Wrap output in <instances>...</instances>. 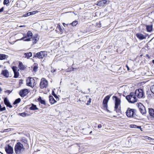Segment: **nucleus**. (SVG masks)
Listing matches in <instances>:
<instances>
[{
    "label": "nucleus",
    "mask_w": 154,
    "mask_h": 154,
    "mask_svg": "<svg viewBox=\"0 0 154 154\" xmlns=\"http://www.w3.org/2000/svg\"><path fill=\"white\" fill-rule=\"evenodd\" d=\"M14 150L16 154H22L24 152L25 149L22 144L18 142L15 145Z\"/></svg>",
    "instance_id": "f257e3e1"
},
{
    "label": "nucleus",
    "mask_w": 154,
    "mask_h": 154,
    "mask_svg": "<svg viewBox=\"0 0 154 154\" xmlns=\"http://www.w3.org/2000/svg\"><path fill=\"white\" fill-rule=\"evenodd\" d=\"M136 110L134 109H132L128 108L126 112L127 116L130 118H136L137 116L136 113Z\"/></svg>",
    "instance_id": "f03ea898"
},
{
    "label": "nucleus",
    "mask_w": 154,
    "mask_h": 154,
    "mask_svg": "<svg viewBox=\"0 0 154 154\" xmlns=\"http://www.w3.org/2000/svg\"><path fill=\"white\" fill-rule=\"evenodd\" d=\"M144 92L143 89L139 88L136 90L134 92H131L126 96H143Z\"/></svg>",
    "instance_id": "7ed1b4c3"
},
{
    "label": "nucleus",
    "mask_w": 154,
    "mask_h": 154,
    "mask_svg": "<svg viewBox=\"0 0 154 154\" xmlns=\"http://www.w3.org/2000/svg\"><path fill=\"white\" fill-rule=\"evenodd\" d=\"M112 99L115 100V110L117 112L119 113L120 112V110L119 109H118V107L120 104V99L118 97H113Z\"/></svg>",
    "instance_id": "20e7f679"
},
{
    "label": "nucleus",
    "mask_w": 154,
    "mask_h": 154,
    "mask_svg": "<svg viewBox=\"0 0 154 154\" xmlns=\"http://www.w3.org/2000/svg\"><path fill=\"white\" fill-rule=\"evenodd\" d=\"M23 35V37L18 40H23L24 41H30V39L32 38V33L31 31H28L26 35L25 34H24Z\"/></svg>",
    "instance_id": "39448f33"
},
{
    "label": "nucleus",
    "mask_w": 154,
    "mask_h": 154,
    "mask_svg": "<svg viewBox=\"0 0 154 154\" xmlns=\"http://www.w3.org/2000/svg\"><path fill=\"white\" fill-rule=\"evenodd\" d=\"M47 55V54L45 53V51H41L40 52L35 53H33V58H38V59H43L44 57H45Z\"/></svg>",
    "instance_id": "423d86ee"
},
{
    "label": "nucleus",
    "mask_w": 154,
    "mask_h": 154,
    "mask_svg": "<svg viewBox=\"0 0 154 154\" xmlns=\"http://www.w3.org/2000/svg\"><path fill=\"white\" fill-rule=\"evenodd\" d=\"M5 151L7 154H13V149L9 144L6 145L5 148Z\"/></svg>",
    "instance_id": "0eeeda50"
},
{
    "label": "nucleus",
    "mask_w": 154,
    "mask_h": 154,
    "mask_svg": "<svg viewBox=\"0 0 154 154\" xmlns=\"http://www.w3.org/2000/svg\"><path fill=\"white\" fill-rule=\"evenodd\" d=\"M48 82L47 80L44 78L41 79L40 84V86L41 88L43 89L44 88H46L48 86Z\"/></svg>",
    "instance_id": "6e6552de"
},
{
    "label": "nucleus",
    "mask_w": 154,
    "mask_h": 154,
    "mask_svg": "<svg viewBox=\"0 0 154 154\" xmlns=\"http://www.w3.org/2000/svg\"><path fill=\"white\" fill-rule=\"evenodd\" d=\"M138 107L141 113L143 115H144L146 113L145 107L141 103L138 104Z\"/></svg>",
    "instance_id": "1a4fd4ad"
},
{
    "label": "nucleus",
    "mask_w": 154,
    "mask_h": 154,
    "mask_svg": "<svg viewBox=\"0 0 154 154\" xmlns=\"http://www.w3.org/2000/svg\"><path fill=\"white\" fill-rule=\"evenodd\" d=\"M109 97H105L103 102V105L104 109L106 110L108 112L109 111V110L107 109V103L109 99Z\"/></svg>",
    "instance_id": "9d476101"
},
{
    "label": "nucleus",
    "mask_w": 154,
    "mask_h": 154,
    "mask_svg": "<svg viewBox=\"0 0 154 154\" xmlns=\"http://www.w3.org/2000/svg\"><path fill=\"white\" fill-rule=\"evenodd\" d=\"M126 99L130 103H134L137 102L136 97H125Z\"/></svg>",
    "instance_id": "9b49d317"
},
{
    "label": "nucleus",
    "mask_w": 154,
    "mask_h": 154,
    "mask_svg": "<svg viewBox=\"0 0 154 154\" xmlns=\"http://www.w3.org/2000/svg\"><path fill=\"white\" fill-rule=\"evenodd\" d=\"M29 91L27 89H24L20 90L19 92V95L20 96H25L29 93Z\"/></svg>",
    "instance_id": "f8f14e48"
},
{
    "label": "nucleus",
    "mask_w": 154,
    "mask_h": 154,
    "mask_svg": "<svg viewBox=\"0 0 154 154\" xmlns=\"http://www.w3.org/2000/svg\"><path fill=\"white\" fill-rule=\"evenodd\" d=\"M107 1L106 0H103L97 1L96 4V5L99 6H103L106 4Z\"/></svg>",
    "instance_id": "ddd939ff"
},
{
    "label": "nucleus",
    "mask_w": 154,
    "mask_h": 154,
    "mask_svg": "<svg viewBox=\"0 0 154 154\" xmlns=\"http://www.w3.org/2000/svg\"><path fill=\"white\" fill-rule=\"evenodd\" d=\"M136 35L137 37L140 40L145 39L147 36L146 35H144L139 33H137Z\"/></svg>",
    "instance_id": "4468645a"
},
{
    "label": "nucleus",
    "mask_w": 154,
    "mask_h": 154,
    "mask_svg": "<svg viewBox=\"0 0 154 154\" xmlns=\"http://www.w3.org/2000/svg\"><path fill=\"white\" fill-rule=\"evenodd\" d=\"M4 101L5 104L7 107H8L10 108L12 107V106L11 104L9 101L7 99V97H5L4 98Z\"/></svg>",
    "instance_id": "2eb2a0df"
},
{
    "label": "nucleus",
    "mask_w": 154,
    "mask_h": 154,
    "mask_svg": "<svg viewBox=\"0 0 154 154\" xmlns=\"http://www.w3.org/2000/svg\"><path fill=\"white\" fill-rule=\"evenodd\" d=\"M33 82H34V79L32 78H30V79H27L26 80V84L27 85L29 86H32L31 85Z\"/></svg>",
    "instance_id": "dca6fc26"
},
{
    "label": "nucleus",
    "mask_w": 154,
    "mask_h": 154,
    "mask_svg": "<svg viewBox=\"0 0 154 154\" xmlns=\"http://www.w3.org/2000/svg\"><path fill=\"white\" fill-rule=\"evenodd\" d=\"M1 74L6 78H8L9 76V72L6 69L2 70V71Z\"/></svg>",
    "instance_id": "f3484780"
},
{
    "label": "nucleus",
    "mask_w": 154,
    "mask_h": 154,
    "mask_svg": "<svg viewBox=\"0 0 154 154\" xmlns=\"http://www.w3.org/2000/svg\"><path fill=\"white\" fill-rule=\"evenodd\" d=\"M146 27L147 32H151L152 31L153 29V25L152 24L149 25H147L146 26Z\"/></svg>",
    "instance_id": "a211bd4d"
},
{
    "label": "nucleus",
    "mask_w": 154,
    "mask_h": 154,
    "mask_svg": "<svg viewBox=\"0 0 154 154\" xmlns=\"http://www.w3.org/2000/svg\"><path fill=\"white\" fill-rule=\"evenodd\" d=\"M149 112L150 115L154 119V109L152 108H149Z\"/></svg>",
    "instance_id": "6ab92c4d"
},
{
    "label": "nucleus",
    "mask_w": 154,
    "mask_h": 154,
    "mask_svg": "<svg viewBox=\"0 0 154 154\" xmlns=\"http://www.w3.org/2000/svg\"><path fill=\"white\" fill-rule=\"evenodd\" d=\"M24 55H25V58L29 59L32 56V52H30L28 53H24Z\"/></svg>",
    "instance_id": "aec40b11"
},
{
    "label": "nucleus",
    "mask_w": 154,
    "mask_h": 154,
    "mask_svg": "<svg viewBox=\"0 0 154 154\" xmlns=\"http://www.w3.org/2000/svg\"><path fill=\"white\" fill-rule=\"evenodd\" d=\"M38 35H36L35 36H34L32 38L33 41V44H36L39 40V38L38 37Z\"/></svg>",
    "instance_id": "412c9836"
},
{
    "label": "nucleus",
    "mask_w": 154,
    "mask_h": 154,
    "mask_svg": "<svg viewBox=\"0 0 154 154\" xmlns=\"http://www.w3.org/2000/svg\"><path fill=\"white\" fill-rule=\"evenodd\" d=\"M18 67L20 70H24L25 69V67L23 65L22 62H20L18 65Z\"/></svg>",
    "instance_id": "4be33fe9"
},
{
    "label": "nucleus",
    "mask_w": 154,
    "mask_h": 154,
    "mask_svg": "<svg viewBox=\"0 0 154 154\" xmlns=\"http://www.w3.org/2000/svg\"><path fill=\"white\" fill-rule=\"evenodd\" d=\"M29 109L31 110H35L38 109L36 105L33 104H32V106L29 108Z\"/></svg>",
    "instance_id": "5701e85b"
},
{
    "label": "nucleus",
    "mask_w": 154,
    "mask_h": 154,
    "mask_svg": "<svg viewBox=\"0 0 154 154\" xmlns=\"http://www.w3.org/2000/svg\"><path fill=\"white\" fill-rule=\"evenodd\" d=\"M50 102L52 104H54L56 102V100L53 98V97H49Z\"/></svg>",
    "instance_id": "b1692460"
},
{
    "label": "nucleus",
    "mask_w": 154,
    "mask_h": 154,
    "mask_svg": "<svg viewBox=\"0 0 154 154\" xmlns=\"http://www.w3.org/2000/svg\"><path fill=\"white\" fill-rule=\"evenodd\" d=\"M146 94L147 95V96H154V94L152 93L150 90L147 91Z\"/></svg>",
    "instance_id": "393cba45"
},
{
    "label": "nucleus",
    "mask_w": 154,
    "mask_h": 154,
    "mask_svg": "<svg viewBox=\"0 0 154 154\" xmlns=\"http://www.w3.org/2000/svg\"><path fill=\"white\" fill-rule=\"evenodd\" d=\"M56 31L59 30L60 31V32L62 33L63 32V29L61 28L60 26L59 25H58L57 26L56 28Z\"/></svg>",
    "instance_id": "a878e982"
},
{
    "label": "nucleus",
    "mask_w": 154,
    "mask_h": 154,
    "mask_svg": "<svg viewBox=\"0 0 154 154\" xmlns=\"http://www.w3.org/2000/svg\"><path fill=\"white\" fill-rule=\"evenodd\" d=\"M38 100L42 104L44 105H45V101L44 100H42L41 97H39V98H38Z\"/></svg>",
    "instance_id": "bb28decb"
},
{
    "label": "nucleus",
    "mask_w": 154,
    "mask_h": 154,
    "mask_svg": "<svg viewBox=\"0 0 154 154\" xmlns=\"http://www.w3.org/2000/svg\"><path fill=\"white\" fill-rule=\"evenodd\" d=\"M130 127L131 128H138L139 129L141 128L140 126H137L135 125H130Z\"/></svg>",
    "instance_id": "cd10ccee"
},
{
    "label": "nucleus",
    "mask_w": 154,
    "mask_h": 154,
    "mask_svg": "<svg viewBox=\"0 0 154 154\" xmlns=\"http://www.w3.org/2000/svg\"><path fill=\"white\" fill-rule=\"evenodd\" d=\"M21 101V99L20 98H18L17 99H16L15 101H14V102L13 103V104L14 105L16 104L19 103Z\"/></svg>",
    "instance_id": "c85d7f7f"
},
{
    "label": "nucleus",
    "mask_w": 154,
    "mask_h": 154,
    "mask_svg": "<svg viewBox=\"0 0 154 154\" xmlns=\"http://www.w3.org/2000/svg\"><path fill=\"white\" fill-rule=\"evenodd\" d=\"M6 55L4 54H0V60H2L6 58Z\"/></svg>",
    "instance_id": "c756f323"
},
{
    "label": "nucleus",
    "mask_w": 154,
    "mask_h": 154,
    "mask_svg": "<svg viewBox=\"0 0 154 154\" xmlns=\"http://www.w3.org/2000/svg\"><path fill=\"white\" fill-rule=\"evenodd\" d=\"M78 24V21L75 20L69 24V25H72V26H75Z\"/></svg>",
    "instance_id": "7c9ffc66"
},
{
    "label": "nucleus",
    "mask_w": 154,
    "mask_h": 154,
    "mask_svg": "<svg viewBox=\"0 0 154 154\" xmlns=\"http://www.w3.org/2000/svg\"><path fill=\"white\" fill-rule=\"evenodd\" d=\"M14 78H17L18 77L19 75V72L17 71L15 72H14Z\"/></svg>",
    "instance_id": "2f4dec72"
},
{
    "label": "nucleus",
    "mask_w": 154,
    "mask_h": 154,
    "mask_svg": "<svg viewBox=\"0 0 154 154\" xmlns=\"http://www.w3.org/2000/svg\"><path fill=\"white\" fill-rule=\"evenodd\" d=\"M12 70L14 72H17V68L16 66H13L12 67Z\"/></svg>",
    "instance_id": "473e14b6"
},
{
    "label": "nucleus",
    "mask_w": 154,
    "mask_h": 154,
    "mask_svg": "<svg viewBox=\"0 0 154 154\" xmlns=\"http://www.w3.org/2000/svg\"><path fill=\"white\" fill-rule=\"evenodd\" d=\"M38 68V66H34L33 68V71L34 72H36L37 70V69Z\"/></svg>",
    "instance_id": "72a5a7b5"
},
{
    "label": "nucleus",
    "mask_w": 154,
    "mask_h": 154,
    "mask_svg": "<svg viewBox=\"0 0 154 154\" xmlns=\"http://www.w3.org/2000/svg\"><path fill=\"white\" fill-rule=\"evenodd\" d=\"M85 103H86V104L87 105H88L90 104V103L91 102V99L90 98L88 99V100H87V101L86 100L85 101Z\"/></svg>",
    "instance_id": "f704fd0d"
},
{
    "label": "nucleus",
    "mask_w": 154,
    "mask_h": 154,
    "mask_svg": "<svg viewBox=\"0 0 154 154\" xmlns=\"http://www.w3.org/2000/svg\"><path fill=\"white\" fill-rule=\"evenodd\" d=\"M6 109V108L5 106L2 107L1 105L0 104V111H2Z\"/></svg>",
    "instance_id": "c9c22d12"
},
{
    "label": "nucleus",
    "mask_w": 154,
    "mask_h": 154,
    "mask_svg": "<svg viewBox=\"0 0 154 154\" xmlns=\"http://www.w3.org/2000/svg\"><path fill=\"white\" fill-rule=\"evenodd\" d=\"M9 3V0H4L3 2V4L4 5H7Z\"/></svg>",
    "instance_id": "e433bc0d"
},
{
    "label": "nucleus",
    "mask_w": 154,
    "mask_h": 154,
    "mask_svg": "<svg viewBox=\"0 0 154 154\" xmlns=\"http://www.w3.org/2000/svg\"><path fill=\"white\" fill-rule=\"evenodd\" d=\"M31 15V13L30 12L24 14L23 16V17H27Z\"/></svg>",
    "instance_id": "4c0bfd02"
},
{
    "label": "nucleus",
    "mask_w": 154,
    "mask_h": 154,
    "mask_svg": "<svg viewBox=\"0 0 154 154\" xmlns=\"http://www.w3.org/2000/svg\"><path fill=\"white\" fill-rule=\"evenodd\" d=\"M150 91H151L152 93L154 94V85H152L150 89Z\"/></svg>",
    "instance_id": "58836bf2"
},
{
    "label": "nucleus",
    "mask_w": 154,
    "mask_h": 154,
    "mask_svg": "<svg viewBox=\"0 0 154 154\" xmlns=\"http://www.w3.org/2000/svg\"><path fill=\"white\" fill-rule=\"evenodd\" d=\"M19 115L23 117H25L26 116V114L25 112H23L19 114Z\"/></svg>",
    "instance_id": "ea45409f"
},
{
    "label": "nucleus",
    "mask_w": 154,
    "mask_h": 154,
    "mask_svg": "<svg viewBox=\"0 0 154 154\" xmlns=\"http://www.w3.org/2000/svg\"><path fill=\"white\" fill-rule=\"evenodd\" d=\"M38 12V11H32V12H30L31 13V15L32 14H34Z\"/></svg>",
    "instance_id": "a19ab883"
},
{
    "label": "nucleus",
    "mask_w": 154,
    "mask_h": 154,
    "mask_svg": "<svg viewBox=\"0 0 154 154\" xmlns=\"http://www.w3.org/2000/svg\"><path fill=\"white\" fill-rule=\"evenodd\" d=\"M52 94L54 96H57L56 95V94L55 93L54 90H52Z\"/></svg>",
    "instance_id": "79ce46f5"
},
{
    "label": "nucleus",
    "mask_w": 154,
    "mask_h": 154,
    "mask_svg": "<svg viewBox=\"0 0 154 154\" xmlns=\"http://www.w3.org/2000/svg\"><path fill=\"white\" fill-rule=\"evenodd\" d=\"M11 92V91L10 90H7L5 91L6 93H8V94H10Z\"/></svg>",
    "instance_id": "37998d69"
},
{
    "label": "nucleus",
    "mask_w": 154,
    "mask_h": 154,
    "mask_svg": "<svg viewBox=\"0 0 154 154\" xmlns=\"http://www.w3.org/2000/svg\"><path fill=\"white\" fill-rule=\"evenodd\" d=\"M4 8V7H2L1 9H0V13H1L3 11Z\"/></svg>",
    "instance_id": "c03bdc74"
},
{
    "label": "nucleus",
    "mask_w": 154,
    "mask_h": 154,
    "mask_svg": "<svg viewBox=\"0 0 154 154\" xmlns=\"http://www.w3.org/2000/svg\"><path fill=\"white\" fill-rule=\"evenodd\" d=\"M98 25V27H101V23L100 21L99 22L98 24L97 25Z\"/></svg>",
    "instance_id": "a18cd8bd"
},
{
    "label": "nucleus",
    "mask_w": 154,
    "mask_h": 154,
    "mask_svg": "<svg viewBox=\"0 0 154 154\" xmlns=\"http://www.w3.org/2000/svg\"><path fill=\"white\" fill-rule=\"evenodd\" d=\"M98 128H101L102 127V125L101 124H99L97 126Z\"/></svg>",
    "instance_id": "49530a36"
},
{
    "label": "nucleus",
    "mask_w": 154,
    "mask_h": 154,
    "mask_svg": "<svg viewBox=\"0 0 154 154\" xmlns=\"http://www.w3.org/2000/svg\"><path fill=\"white\" fill-rule=\"evenodd\" d=\"M126 67L127 69V70L129 71L130 70V69H129V67L127 65H126Z\"/></svg>",
    "instance_id": "de8ad7c7"
},
{
    "label": "nucleus",
    "mask_w": 154,
    "mask_h": 154,
    "mask_svg": "<svg viewBox=\"0 0 154 154\" xmlns=\"http://www.w3.org/2000/svg\"><path fill=\"white\" fill-rule=\"evenodd\" d=\"M69 24H66L65 23H63V25L64 26H65V25H67H67H69Z\"/></svg>",
    "instance_id": "09e8293b"
},
{
    "label": "nucleus",
    "mask_w": 154,
    "mask_h": 154,
    "mask_svg": "<svg viewBox=\"0 0 154 154\" xmlns=\"http://www.w3.org/2000/svg\"><path fill=\"white\" fill-rule=\"evenodd\" d=\"M22 79H20V82H19V83H21L22 82Z\"/></svg>",
    "instance_id": "8fccbe9b"
},
{
    "label": "nucleus",
    "mask_w": 154,
    "mask_h": 154,
    "mask_svg": "<svg viewBox=\"0 0 154 154\" xmlns=\"http://www.w3.org/2000/svg\"><path fill=\"white\" fill-rule=\"evenodd\" d=\"M94 127L95 128H96V127H97V123H96L95 124V125L94 126Z\"/></svg>",
    "instance_id": "3c124183"
},
{
    "label": "nucleus",
    "mask_w": 154,
    "mask_h": 154,
    "mask_svg": "<svg viewBox=\"0 0 154 154\" xmlns=\"http://www.w3.org/2000/svg\"><path fill=\"white\" fill-rule=\"evenodd\" d=\"M57 100V99H58V97H54Z\"/></svg>",
    "instance_id": "603ef678"
},
{
    "label": "nucleus",
    "mask_w": 154,
    "mask_h": 154,
    "mask_svg": "<svg viewBox=\"0 0 154 154\" xmlns=\"http://www.w3.org/2000/svg\"><path fill=\"white\" fill-rule=\"evenodd\" d=\"M152 62L154 64V60H153L152 61Z\"/></svg>",
    "instance_id": "864d4df0"
},
{
    "label": "nucleus",
    "mask_w": 154,
    "mask_h": 154,
    "mask_svg": "<svg viewBox=\"0 0 154 154\" xmlns=\"http://www.w3.org/2000/svg\"><path fill=\"white\" fill-rule=\"evenodd\" d=\"M75 69V68H72V71H74V69Z\"/></svg>",
    "instance_id": "5fc2aeb1"
},
{
    "label": "nucleus",
    "mask_w": 154,
    "mask_h": 154,
    "mask_svg": "<svg viewBox=\"0 0 154 154\" xmlns=\"http://www.w3.org/2000/svg\"><path fill=\"white\" fill-rule=\"evenodd\" d=\"M90 126L89 125H88V128H90Z\"/></svg>",
    "instance_id": "6e6d98bb"
},
{
    "label": "nucleus",
    "mask_w": 154,
    "mask_h": 154,
    "mask_svg": "<svg viewBox=\"0 0 154 154\" xmlns=\"http://www.w3.org/2000/svg\"><path fill=\"white\" fill-rule=\"evenodd\" d=\"M92 131H91L90 132V133H89V134H91L92 133Z\"/></svg>",
    "instance_id": "4d7b16f0"
},
{
    "label": "nucleus",
    "mask_w": 154,
    "mask_h": 154,
    "mask_svg": "<svg viewBox=\"0 0 154 154\" xmlns=\"http://www.w3.org/2000/svg\"><path fill=\"white\" fill-rule=\"evenodd\" d=\"M2 91V88H0V91Z\"/></svg>",
    "instance_id": "13d9d810"
},
{
    "label": "nucleus",
    "mask_w": 154,
    "mask_h": 154,
    "mask_svg": "<svg viewBox=\"0 0 154 154\" xmlns=\"http://www.w3.org/2000/svg\"><path fill=\"white\" fill-rule=\"evenodd\" d=\"M90 88L88 89V91H89V92H90Z\"/></svg>",
    "instance_id": "bf43d9fd"
},
{
    "label": "nucleus",
    "mask_w": 154,
    "mask_h": 154,
    "mask_svg": "<svg viewBox=\"0 0 154 154\" xmlns=\"http://www.w3.org/2000/svg\"><path fill=\"white\" fill-rule=\"evenodd\" d=\"M146 56L148 57H149V55L148 54H146Z\"/></svg>",
    "instance_id": "052dcab7"
},
{
    "label": "nucleus",
    "mask_w": 154,
    "mask_h": 154,
    "mask_svg": "<svg viewBox=\"0 0 154 154\" xmlns=\"http://www.w3.org/2000/svg\"><path fill=\"white\" fill-rule=\"evenodd\" d=\"M0 154H3V153L0 152Z\"/></svg>",
    "instance_id": "680f3d73"
},
{
    "label": "nucleus",
    "mask_w": 154,
    "mask_h": 154,
    "mask_svg": "<svg viewBox=\"0 0 154 154\" xmlns=\"http://www.w3.org/2000/svg\"><path fill=\"white\" fill-rule=\"evenodd\" d=\"M49 96L51 97V96H51V95H50Z\"/></svg>",
    "instance_id": "e2e57ef3"
},
{
    "label": "nucleus",
    "mask_w": 154,
    "mask_h": 154,
    "mask_svg": "<svg viewBox=\"0 0 154 154\" xmlns=\"http://www.w3.org/2000/svg\"><path fill=\"white\" fill-rule=\"evenodd\" d=\"M106 96L108 97V96H109V95H108Z\"/></svg>",
    "instance_id": "0e129e2a"
},
{
    "label": "nucleus",
    "mask_w": 154,
    "mask_h": 154,
    "mask_svg": "<svg viewBox=\"0 0 154 154\" xmlns=\"http://www.w3.org/2000/svg\"><path fill=\"white\" fill-rule=\"evenodd\" d=\"M123 96L125 97V95H124V94L123 95Z\"/></svg>",
    "instance_id": "69168bd1"
},
{
    "label": "nucleus",
    "mask_w": 154,
    "mask_h": 154,
    "mask_svg": "<svg viewBox=\"0 0 154 154\" xmlns=\"http://www.w3.org/2000/svg\"><path fill=\"white\" fill-rule=\"evenodd\" d=\"M17 4H17H17H16V5H17Z\"/></svg>",
    "instance_id": "338daca9"
},
{
    "label": "nucleus",
    "mask_w": 154,
    "mask_h": 154,
    "mask_svg": "<svg viewBox=\"0 0 154 154\" xmlns=\"http://www.w3.org/2000/svg\"><path fill=\"white\" fill-rule=\"evenodd\" d=\"M86 97L87 99V97Z\"/></svg>",
    "instance_id": "774afa93"
}]
</instances>
